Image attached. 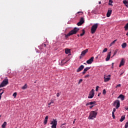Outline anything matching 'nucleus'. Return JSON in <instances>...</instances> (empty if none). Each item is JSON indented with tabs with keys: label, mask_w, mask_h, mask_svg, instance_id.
<instances>
[{
	"label": "nucleus",
	"mask_w": 128,
	"mask_h": 128,
	"mask_svg": "<svg viewBox=\"0 0 128 128\" xmlns=\"http://www.w3.org/2000/svg\"><path fill=\"white\" fill-rule=\"evenodd\" d=\"M120 86H122V84H118V85L116 86V88H120Z\"/></svg>",
	"instance_id": "4c0bfd02"
},
{
	"label": "nucleus",
	"mask_w": 128,
	"mask_h": 128,
	"mask_svg": "<svg viewBox=\"0 0 128 128\" xmlns=\"http://www.w3.org/2000/svg\"><path fill=\"white\" fill-rule=\"evenodd\" d=\"M100 96V93H99L98 95V96Z\"/></svg>",
	"instance_id": "8fccbe9b"
},
{
	"label": "nucleus",
	"mask_w": 128,
	"mask_h": 128,
	"mask_svg": "<svg viewBox=\"0 0 128 128\" xmlns=\"http://www.w3.org/2000/svg\"><path fill=\"white\" fill-rule=\"evenodd\" d=\"M44 48H46V44H44Z\"/></svg>",
	"instance_id": "3c124183"
},
{
	"label": "nucleus",
	"mask_w": 128,
	"mask_h": 128,
	"mask_svg": "<svg viewBox=\"0 0 128 128\" xmlns=\"http://www.w3.org/2000/svg\"><path fill=\"white\" fill-rule=\"evenodd\" d=\"M126 118V116H121V118L120 119V122H124V120Z\"/></svg>",
	"instance_id": "5701e85b"
},
{
	"label": "nucleus",
	"mask_w": 128,
	"mask_h": 128,
	"mask_svg": "<svg viewBox=\"0 0 128 128\" xmlns=\"http://www.w3.org/2000/svg\"><path fill=\"white\" fill-rule=\"evenodd\" d=\"M122 48H126V43L124 42L122 44Z\"/></svg>",
	"instance_id": "4be33fe9"
},
{
	"label": "nucleus",
	"mask_w": 128,
	"mask_h": 128,
	"mask_svg": "<svg viewBox=\"0 0 128 128\" xmlns=\"http://www.w3.org/2000/svg\"><path fill=\"white\" fill-rule=\"evenodd\" d=\"M102 94H106V90L104 89L103 90Z\"/></svg>",
	"instance_id": "72a5a7b5"
},
{
	"label": "nucleus",
	"mask_w": 128,
	"mask_h": 128,
	"mask_svg": "<svg viewBox=\"0 0 128 128\" xmlns=\"http://www.w3.org/2000/svg\"><path fill=\"white\" fill-rule=\"evenodd\" d=\"M88 52V49H86V50H83L80 56H84L86 55V52Z\"/></svg>",
	"instance_id": "f8f14e48"
},
{
	"label": "nucleus",
	"mask_w": 128,
	"mask_h": 128,
	"mask_svg": "<svg viewBox=\"0 0 128 128\" xmlns=\"http://www.w3.org/2000/svg\"><path fill=\"white\" fill-rule=\"evenodd\" d=\"M118 49H116V50H114L113 56H116V54L118 53Z\"/></svg>",
	"instance_id": "c85d7f7f"
},
{
	"label": "nucleus",
	"mask_w": 128,
	"mask_h": 128,
	"mask_svg": "<svg viewBox=\"0 0 128 128\" xmlns=\"http://www.w3.org/2000/svg\"><path fill=\"white\" fill-rule=\"evenodd\" d=\"M51 102V104H54V102Z\"/></svg>",
	"instance_id": "6e6d98bb"
},
{
	"label": "nucleus",
	"mask_w": 128,
	"mask_h": 128,
	"mask_svg": "<svg viewBox=\"0 0 128 128\" xmlns=\"http://www.w3.org/2000/svg\"><path fill=\"white\" fill-rule=\"evenodd\" d=\"M98 88H100V86H96V92H98Z\"/></svg>",
	"instance_id": "e433bc0d"
},
{
	"label": "nucleus",
	"mask_w": 128,
	"mask_h": 128,
	"mask_svg": "<svg viewBox=\"0 0 128 128\" xmlns=\"http://www.w3.org/2000/svg\"><path fill=\"white\" fill-rule=\"evenodd\" d=\"M90 74H87L84 76L85 78H90Z\"/></svg>",
	"instance_id": "f704fd0d"
},
{
	"label": "nucleus",
	"mask_w": 128,
	"mask_h": 128,
	"mask_svg": "<svg viewBox=\"0 0 128 128\" xmlns=\"http://www.w3.org/2000/svg\"><path fill=\"white\" fill-rule=\"evenodd\" d=\"M77 14H84V12H77Z\"/></svg>",
	"instance_id": "37998d69"
},
{
	"label": "nucleus",
	"mask_w": 128,
	"mask_h": 128,
	"mask_svg": "<svg viewBox=\"0 0 128 128\" xmlns=\"http://www.w3.org/2000/svg\"><path fill=\"white\" fill-rule=\"evenodd\" d=\"M96 104V102L94 101V102H90L89 104H90V106H92V104Z\"/></svg>",
	"instance_id": "bb28decb"
},
{
	"label": "nucleus",
	"mask_w": 128,
	"mask_h": 128,
	"mask_svg": "<svg viewBox=\"0 0 128 128\" xmlns=\"http://www.w3.org/2000/svg\"><path fill=\"white\" fill-rule=\"evenodd\" d=\"M4 91L3 90V92L1 93H0V100H2V94H4Z\"/></svg>",
	"instance_id": "473e14b6"
},
{
	"label": "nucleus",
	"mask_w": 128,
	"mask_h": 128,
	"mask_svg": "<svg viewBox=\"0 0 128 128\" xmlns=\"http://www.w3.org/2000/svg\"><path fill=\"white\" fill-rule=\"evenodd\" d=\"M112 0H109V6H112Z\"/></svg>",
	"instance_id": "c756f323"
},
{
	"label": "nucleus",
	"mask_w": 128,
	"mask_h": 128,
	"mask_svg": "<svg viewBox=\"0 0 128 128\" xmlns=\"http://www.w3.org/2000/svg\"><path fill=\"white\" fill-rule=\"evenodd\" d=\"M48 106H50V104H52V102H50L48 104Z\"/></svg>",
	"instance_id": "de8ad7c7"
},
{
	"label": "nucleus",
	"mask_w": 128,
	"mask_h": 128,
	"mask_svg": "<svg viewBox=\"0 0 128 128\" xmlns=\"http://www.w3.org/2000/svg\"><path fill=\"white\" fill-rule=\"evenodd\" d=\"M98 4H102V2H99Z\"/></svg>",
	"instance_id": "603ef678"
},
{
	"label": "nucleus",
	"mask_w": 128,
	"mask_h": 128,
	"mask_svg": "<svg viewBox=\"0 0 128 128\" xmlns=\"http://www.w3.org/2000/svg\"><path fill=\"white\" fill-rule=\"evenodd\" d=\"M74 122H75V121L74 120V121L73 122V124H74Z\"/></svg>",
	"instance_id": "13d9d810"
},
{
	"label": "nucleus",
	"mask_w": 128,
	"mask_h": 128,
	"mask_svg": "<svg viewBox=\"0 0 128 128\" xmlns=\"http://www.w3.org/2000/svg\"><path fill=\"white\" fill-rule=\"evenodd\" d=\"M108 76H110V75H108Z\"/></svg>",
	"instance_id": "0e129e2a"
},
{
	"label": "nucleus",
	"mask_w": 128,
	"mask_h": 128,
	"mask_svg": "<svg viewBox=\"0 0 128 128\" xmlns=\"http://www.w3.org/2000/svg\"><path fill=\"white\" fill-rule=\"evenodd\" d=\"M123 4H125V6H126V8H128V0H123Z\"/></svg>",
	"instance_id": "a211bd4d"
},
{
	"label": "nucleus",
	"mask_w": 128,
	"mask_h": 128,
	"mask_svg": "<svg viewBox=\"0 0 128 128\" xmlns=\"http://www.w3.org/2000/svg\"><path fill=\"white\" fill-rule=\"evenodd\" d=\"M98 24H94L91 28V33L92 34H94V32H96V28H98Z\"/></svg>",
	"instance_id": "20e7f679"
},
{
	"label": "nucleus",
	"mask_w": 128,
	"mask_h": 128,
	"mask_svg": "<svg viewBox=\"0 0 128 128\" xmlns=\"http://www.w3.org/2000/svg\"><path fill=\"white\" fill-rule=\"evenodd\" d=\"M110 80V78H106V76H104V82H108Z\"/></svg>",
	"instance_id": "6ab92c4d"
},
{
	"label": "nucleus",
	"mask_w": 128,
	"mask_h": 128,
	"mask_svg": "<svg viewBox=\"0 0 128 128\" xmlns=\"http://www.w3.org/2000/svg\"><path fill=\"white\" fill-rule=\"evenodd\" d=\"M80 82H82V79H80L78 84H80Z\"/></svg>",
	"instance_id": "58836bf2"
},
{
	"label": "nucleus",
	"mask_w": 128,
	"mask_h": 128,
	"mask_svg": "<svg viewBox=\"0 0 128 128\" xmlns=\"http://www.w3.org/2000/svg\"><path fill=\"white\" fill-rule=\"evenodd\" d=\"M84 64H86V63H84Z\"/></svg>",
	"instance_id": "4d7b16f0"
},
{
	"label": "nucleus",
	"mask_w": 128,
	"mask_h": 128,
	"mask_svg": "<svg viewBox=\"0 0 128 128\" xmlns=\"http://www.w3.org/2000/svg\"><path fill=\"white\" fill-rule=\"evenodd\" d=\"M124 71H122V72H121V73L120 74V76H122V74H124Z\"/></svg>",
	"instance_id": "79ce46f5"
},
{
	"label": "nucleus",
	"mask_w": 128,
	"mask_h": 128,
	"mask_svg": "<svg viewBox=\"0 0 128 128\" xmlns=\"http://www.w3.org/2000/svg\"><path fill=\"white\" fill-rule=\"evenodd\" d=\"M78 30H80V28L75 27L73 30L70 31L68 34H65V36L66 38H68V36H72L73 34H76Z\"/></svg>",
	"instance_id": "f257e3e1"
},
{
	"label": "nucleus",
	"mask_w": 128,
	"mask_h": 128,
	"mask_svg": "<svg viewBox=\"0 0 128 128\" xmlns=\"http://www.w3.org/2000/svg\"><path fill=\"white\" fill-rule=\"evenodd\" d=\"M48 116H46L44 120V124H48Z\"/></svg>",
	"instance_id": "aec40b11"
},
{
	"label": "nucleus",
	"mask_w": 128,
	"mask_h": 128,
	"mask_svg": "<svg viewBox=\"0 0 128 128\" xmlns=\"http://www.w3.org/2000/svg\"><path fill=\"white\" fill-rule=\"evenodd\" d=\"M112 10H108L107 14H106L107 18H110V14H112Z\"/></svg>",
	"instance_id": "4468645a"
},
{
	"label": "nucleus",
	"mask_w": 128,
	"mask_h": 128,
	"mask_svg": "<svg viewBox=\"0 0 128 128\" xmlns=\"http://www.w3.org/2000/svg\"><path fill=\"white\" fill-rule=\"evenodd\" d=\"M50 124H52V126H51L52 128H56L58 121H56V120H54L50 122Z\"/></svg>",
	"instance_id": "39448f33"
},
{
	"label": "nucleus",
	"mask_w": 128,
	"mask_h": 128,
	"mask_svg": "<svg viewBox=\"0 0 128 128\" xmlns=\"http://www.w3.org/2000/svg\"><path fill=\"white\" fill-rule=\"evenodd\" d=\"M90 102H88V103H86V106H90Z\"/></svg>",
	"instance_id": "49530a36"
},
{
	"label": "nucleus",
	"mask_w": 128,
	"mask_h": 128,
	"mask_svg": "<svg viewBox=\"0 0 128 128\" xmlns=\"http://www.w3.org/2000/svg\"><path fill=\"white\" fill-rule=\"evenodd\" d=\"M112 68H114V66H112Z\"/></svg>",
	"instance_id": "bf43d9fd"
},
{
	"label": "nucleus",
	"mask_w": 128,
	"mask_h": 128,
	"mask_svg": "<svg viewBox=\"0 0 128 128\" xmlns=\"http://www.w3.org/2000/svg\"><path fill=\"white\" fill-rule=\"evenodd\" d=\"M77 36H80V34H78L77 35Z\"/></svg>",
	"instance_id": "052dcab7"
},
{
	"label": "nucleus",
	"mask_w": 128,
	"mask_h": 128,
	"mask_svg": "<svg viewBox=\"0 0 128 128\" xmlns=\"http://www.w3.org/2000/svg\"><path fill=\"white\" fill-rule=\"evenodd\" d=\"M116 108L118 110V108L120 106V102L119 101V100H116L115 102H114V106H116Z\"/></svg>",
	"instance_id": "6e6552de"
},
{
	"label": "nucleus",
	"mask_w": 128,
	"mask_h": 128,
	"mask_svg": "<svg viewBox=\"0 0 128 128\" xmlns=\"http://www.w3.org/2000/svg\"><path fill=\"white\" fill-rule=\"evenodd\" d=\"M74 122H76V119H74Z\"/></svg>",
	"instance_id": "680f3d73"
},
{
	"label": "nucleus",
	"mask_w": 128,
	"mask_h": 128,
	"mask_svg": "<svg viewBox=\"0 0 128 128\" xmlns=\"http://www.w3.org/2000/svg\"><path fill=\"white\" fill-rule=\"evenodd\" d=\"M114 63H112V66H114Z\"/></svg>",
	"instance_id": "5fc2aeb1"
},
{
	"label": "nucleus",
	"mask_w": 128,
	"mask_h": 128,
	"mask_svg": "<svg viewBox=\"0 0 128 128\" xmlns=\"http://www.w3.org/2000/svg\"><path fill=\"white\" fill-rule=\"evenodd\" d=\"M125 110H128V107H126V108H125Z\"/></svg>",
	"instance_id": "09e8293b"
},
{
	"label": "nucleus",
	"mask_w": 128,
	"mask_h": 128,
	"mask_svg": "<svg viewBox=\"0 0 128 128\" xmlns=\"http://www.w3.org/2000/svg\"><path fill=\"white\" fill-rule=\"evenodd\" d=\"M36 82H34V84H36Z\"/></svg>",
	"instance_id": "338daca9"
},
{
	"label": "nucleus",
	"mask_w": 128,
	"mask_h": 128,
	"mask_svg": "<svg viewBox=\"0 0 128 128\" xmlns=\"http://www.w3.org/2000/svg\"><path fill=\"white\" fill-rule=\"evenodd\" d=\"M122 66H124V58H122L120 62L119 65V67L120 68Z\"/></svg>",
	"instance_id": "f3484780"
},
{
	"label": "nucleus",
	"mask_w": 128,
	"mask_h": 128,
	"mask_svg": "<svg viewBox=\"0 0 128 128\" xmlns=\"http://www.w3.org/2000/svg\"><path fill=\"white\" fill-rule=\"evenodd\" d=\"M82 34H80V36H84V34H86V32L84 31V29H83L82 30Z\"/></svg>",
	"instance_id": "b1692460"
},
{
	"label": "nucleus",
	"mask_w": 128,
	"mask_h": 128,
	"mask_svg": "<svg viewBox=\"0 0 128 128\" xmlns=\"http://www.w3.org/2000/svg\"><path fill=\"white\" fill-rule=\"evenodd\" d=\"M108 52V48H105L103 51L102 52Z\"/></svg>",
	"instance_id": "7c9ffc66"
},
{
	"label": "nucleus",
	"mask_w": 128,
	"mask_h": 128,
	"mask_svg": "<svg viewBox=\"0 0 128 128\" xmlns=\"http://www.w3.org/2000/svg\"><path fill=\"white\" fill-rule=\"evenodd\" d=\"M62 126H64V124H62Z\"/></svg>",
	"instance_id": "e2e57ef3"
},
{
	"label": "nucleus",
	"mask_w": 128,
	"mask_h": 128,
	"mask_svg": "<svg viewBox=\"0 0 128 128\" xmlns=\"http://www.w3.org/2000/svg\"><path fill=\"white\" fill-rule=\"evenodd\" d=\"M128 128V122H126L125 124V128Z\"/></svg>",
	"instance_id": "c9c22d12"
},
{
	"label": "nucleus",
	"mask_w": 128,
	"mask_h": 128,
	"mask_svg": "<svg viewBox=\"0 0 128 128\" xmlns=\"http://www.w3.org/2000/svg\"><path fill=\"white\" fill-rule=\"evenodd\" d=\"M110 54H112V52H110L108 55H107V57L106 58V62H108V60H110Z\"/></svg>",
	"instance_id": "ddd939ff"
},
{
	"label": "nucleus",
	"mask_w": 128,
	"mask_h": 128,
	"mask_svg": "<svg viewBox=\"0 0 128 128\" xmlns=\"http://www.w3.org/2000/svg\"><path fill=\"white\" fill-rule=\"evenodd\" d=\"M120 72H122V70H120Z\"/></svg>",
	"instance_id": "774afa93"
},
{
	"label": "nucleus",
	"mask_w": 128,
	"mask_h": 128,
	"mask_svg": "<svg viewBox=\"0 0 128 128\" xmlns=\"http://www.w3.org/2000/svg\"><path fill=\"white\" fill-rule=\"evenodd\" d=\"M26 88H28V85L27 84H25L22 88V90H26Z\"/></svg>",
	"instance_id": "393cba45"
},
{
	"label": "nucleus",
	"mask_w": 128,
	"mask_h": 128,
	"mask_svg": "<svg viewBox=\"0 0 128 128\" xmlns=\"http://www.w3.org/2000/svg\"><path fill=\"white\" fill-rule=\"evenodd\" d=\"M94 56H92L90 59L86 61V64H92V62H94Z\"/></svg>",
	"instance_id": "1a4fd4ad"
},
{
	"label": "nucleus",
	"mask_w": 128,
	"mask_h": 128,
	"mask_svg": "<svg viewBox=\"0 0 128 128\" xmlns=\"http://www.w3.org/2000/svg\"><path fill=\"white\" fill-rule=\"evenodd\" d=\"M68 62V60H66V59H63L60 63V66H64L65 64H66V62Z\"/></svg>",
	"instance_id": "2eb2a0df"
},
{
	"label": "nucleus",
	"mask_w": 128,
	"mask_h": 128,
	"mask_svg": "<svg viewBox=\"0 0 128 128\" xmlns=\"http://www.w3.org/2000/svg\"><path fill=\"white\" fill-rule=\"evenodd\" d=\"M118 98H120L122 100H124V96L122 94H120L118 97Z\"/></svg>",
	"instance_id": "dca6fc26"
},
{
	"label": "nucleus",
	"mask_w": 128,
	"mask_h": 128,
	"mask_svg": "<svg viewBox=\"0 0 128 128\" xmlns=\"http://www.w3.org/2000/svg\"><path fill=\"white\" fill-rule=\"evenodd\" d=\"M94 90L92 89L90 92L88 96V98H92L94 96Z\"/></svg>",
	"instance_id": "423d86ee"
},
{
	"label": "nucleus",
	"mask_w": 128,
	"mask_h": 128,
	"mask_svg": "<svg viewBox=\"0 0 128 128\" xmlns=\"http://www.w3.org/2000/svg\"><path fill=\"white\" fill-rule=\"evenodd\" d=\"M84 68V65H81L76 70V72H82V70Z\"/></svg>",
	"instance_id": "9d476101"
},
{
	"label": "nucleus",
	"mask_w": 128,
	"mask_h": 128,
	"mask_svg": "<svg viewBox=\"0 0 128 128\" xmlns=\"http://www.w3.org/2000/svg\"><path fill=\"white\" fill-rule=\"evenodd\" d=\"M6 122H4V124H2V128H6Z\"/></svg>",
	"instance_id": "cd10ccee"
},
{
	"label": "nucleus",
	"mask_w": 128,
	"mask_h": 128,
	"mask_svg": "<svg viewBox=\"0 0 128 128\" xmlns=\"http://www.w3.org/2000/svg\"><path fill=\"white\" fill-rule=\"evenodd\" d=\"M116 40H115L114 41H113L112 42H111V44H110V46H112V44H116Z\"/></svg>",
	"instance_id": "a878e982"
},
{
	"label": "nucleus",
	"mask_w": 128,
	"mask_h": 128,
	"mask_svg": "<svg viewBox=\"0 0 128 128\" xmlns=\"http://www.w3.org/2000/svg\"><path fill=\"white\" fill-rule=\"evenodd\" d=\"M83 24H84V18L82 17L80 19V22L77 24V26H82Z\"/></svg>",
	"instance_id": "0eeeda50"
},
{
	"label": "nucleus",
	"mask_w": 128,
	"mask_h": 128,
	"mask_svg": "<svg viewBox=\"0 0 128 128\" xmlns=\"http://www.w3.org/2000/svg\"><path fill=\"white\" fill-rule=\"evenodd\" d=\"M16 94H17L16 92H15L14 93L12 96H14V98H16Z\"/></svg>",
	"instance_id": "2f4dec72"
},
{
	"label": "nucleus",
	"mask_w": 128,
	"mask_h": 128,
	"mask_svg": "<svg viewBox=\"0 0 128 128\" xmlns=\"http://www.w3.org/2000/svg\"><path fill=\"white\" fill-rule=\"evenodd\" d=\"M126 36H128V32L126 34Z\"/></svg>",
	"instance_id": "864d4df0"
},
{
	"label": "nucleus",
	"mask_w": 128,
	"mask_h": 128,
	"mask_svg": "<svg viewBox=\"0 0 128 128\" xmlns=\"http://www.w3.org/2000/svg\"><path fill=\"white\" fill-rule=\"evenodd\" d=\"M65 52L66 54H70V49H65Z\"/></svg>",
	"instance_id": "412c9836"
},
{
	"label": "nucleus",
	"mask_w": 128,
	"mask_h": 128,
	"mask_svg": "<svg viewBox=\"0 0 128 128\" xmlns=\"http://www.w3.org/2000/svg\"><path fill=\"white\" fill-rule=\"evenodd\" d=\"M112 116L113 118H116V116H114V113H112Z\"/></svg>",
	"instance_id": "a19ab883"
},
{
	"label": "nucleus",
	"mask_w": 128,
	"mask_h": 128,
	"mask_svg": "<svg viewBox=\"0 0 128 128\" xmlns=\"http://www.w3.org/2000/svg\"><path fill=\"white\" fill-rule=\"evenodd\" d=\"M94 105H92V106H90V108H94Z\"/></svg>",
	"instance_id": "c03bdc74"
},
{
	"label": "nucleus",
	"mask_w": 128,
	"mask_h": 128,
	"mask_svg": "<svg viewBox=\"0 0 128 128\" xmlns=\"http://www.w3.org/2000/svg\"><path fill=\"white\" fill-rule=\"evenodd\" d=\"M88 70H90V67H86L84 68L83 72H82V74H86V72Z\"/></svg>",
	"instance_id": "9b49d317"
},
{
	"label": "nucleus",
	"mask_w": 128,
	"mask_h": 128,
	"mask_svg": "<svg viewBox=\"0 0 128 128\" xmlns=\"http://www.w3.org/2000/svg\"><path fill=\"white\" fill-rule=\"evenodd\" d=\"M56 96H58V97L60 96V93L56 94Z\"/></svg>",
	"instance_id": "a18cd8bd"
},
{
	"label": "nucleus",
	"mask_w": 128,
	"mask_h": 128,
	"mask_svg": "<svg viewBox=\"0 0 128 128\" xmlns=\"http://www.w3.org/2000/svg\"><path fill=\"white\" fill-rule=\"evenodd\" d=\"M116 108H114L112 114H114V112H116Z\"/></svg>",
	"instance_id": "ea45409f"
},
{
	"label": "nucleus",
	"mask_w": 128,
	"mask_h": 128,
	"mask_svg": "<svg viewBox=\"0 0 128 128\" xmlns=\"http://www.w3.org/2000/svg\"><path fill=\"white\" fill-rule=\"evenodd\" d=\"M80 58H82V56H80Z\"/></svg>",
	"instance_id": "69168bd1"
},
{
	"label": "nucleus",
	"mask_w": 128,
	"mask_h": 128,
	"mask_svg": "<svg viewBox=\"0 0 128 128\" xmlns=\"http://www.w3.org/2000/svg\"><path fill=\"white\" fill-rule=\"evenodd\" d=\"M7 84H8V78L4 79L0 84V88H4Z\"/></svg>",
	"instance_id": "7ed1b4c3"
},
{
	"label": "nucleus",
	"mask_w": 128,
	"mask_h": 128,
	"mask_svg": "<svg viewBox=\"0 0 128 128\" xmlns=\"http://www.w3.org/2000/svg\"><path fill=\"white\" fill-rule=\"evenodd\" d=\"M96 114H98V112H96L91 111L88 117V120H94V118H96Z\"/></svg>",
	"instance_id": "f03ea898"
}]
</instances>
